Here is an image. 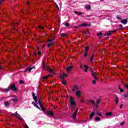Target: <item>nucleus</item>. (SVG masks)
I'll return each mask as SVG.
<instances>
[{"label": "nucleus", "instance_id": "1", "mask_svg": "<svg viewBox=\"0 0 128 128\" xmlns=\"http://www.w3.org/2000/svg\"><path fill=\"white\" fill-rule=\"evenodd\" d=\"M69 100H70V106H74L72 108V110H71L72 112V110H74V109L76 108V107H74V106H76V100H74V98L72 96H70Z\"/></svg>", "mask_w": 128, "mask_h": 128}, {"label": "nucleus", "instance_id": "2", "mask_svg": "<svg viewBox=\"0 0 128 128\" xmlns=\"http://www.w3.org/2000/svg\"><path fill=\"white\" fill-rule=\"evenodd\" d=\"M32 96H33L34 100L36 102V103H35L34 102H32L33 106H34L40 110V107H38V104H38V98L36 97V94L32 93Z\"/></svg>", "mask_w": 128, "mask_h": 128}, {"label": "nucleus", "instance_id": "3", "mask_svg": "<svg viewBox=\"0 0 128 128\" xmlns=\"http://www.w3.org/2000/svg\"><path fill=\"white\" fill-rule=\"evenodd\" d=\"M43 68L44 70H47L48 72H52V74H54V70L51 69L48 67V66H46L44 64V62H43Z\"/></svg>", "mask_w": 128, "mask_h": 128}, {"label": "nucleus", "instance_id": "4", "mask_svg": "<svg viewBox=\"0 0 128 128\" xmlns=\"http://www.w3.org/2000/svg\"><path fill=\"white\" fill-rule=\"evenodd\" d=\"M14 90V92H16L18 90V89L16 88V86L14 85H12L10 87H8V88L5 89V92H10V90Z\"/></svg>", "mask_w": 128, "mask_h": 128}, {"label": "nucleus", "instance_id": "5", "mask_svg": "<svg viewBox=\"0 0 128 128\" xmlns=\"http://www.w3.org/2000/svg\"><path fill=\"white\" fill-rule=\"evenodd\" d=\"M92 76L94 77V80L92 82V84H96V82L98 80V78H96V76H98V74L96 72L94 71H92Z\"/></svg>", "mask_w": 128, "mask_h": 128}, {"label": "nucleus", "instance_id": "6", "mask_svg": "<svg viewBox=\"0 0 128 128\" xmlns=\"http://www.w3.org/2000/svg\"><path fill=\"white\" fill-rule=\"evenodd\" d=\"M12 116H16L18 120H20V122H22V118H20V116L18 114V112H16L14 114H12Z\"/></svg>", "mask_w": 128, "mask_h": 128}, {"label": "nucleus", "instance_id": "7", "mask_svg": "<svg viewBox=\"0 0 128 128\" xmlns=\"http://www.w3.org/2000/svg\"><path fill=\"white\" fill-rule=\"evenodd\" d=\"M75 94L78 98H80L82 96V92L80 90H77L75 92Z\"/></svg>", "mask_w": 128, "mask_h": 128}, {"label": "nucleus", "instance_id": "8", "mask_svg": "<svg viewBox=\"0 0 128 128\" xmlns=\"http://www.w3.org/2000/svg\"><path fill=\"white\" fill-rule=\"evenodd\" d=\"M72 68H74V66H71L68 67L66 69V70L67 72L70 74V71L72 70Z\"/></svg>", "mask_w": 128, "mask_h": 128}, {"label": "nucleus", "instance_id": "9", "mask_svg": "<svg viewBox=\"0 0 128 128\" xmlns=\"http://www.w3.org/2000/svg\"><path fill=\"white\" fill-rule=\"evenodd\" d=\"M78 112V108H76L75 112L72 115V118H74V120H76V116Z\"/></svg>", "mask_w": 128, "mask_h": 128}, {"label": "nucleus", "instance_id": "10", "mask_svg": "<svg viewBox=\"0 0 128 128\" xmlns=\"http://www.w3.org/2000/svg\"><path fill=\"white\" fill-rule=\"evenodd\" d=\"M78 90V87L77 86L75 85V86H73L72 90L73 92H74V91Z\"/></svg>", "mask_w": 128, "mask_h": 128}, {"label": "nucleus", "instance_id": "11", "mask_svg": "<svg viewBox=\"0 0 128 128\" xmlns=\"http://www.w3.org/2000/svg\"><path fill=\"white\" fill-rule=\"evenodd\" d=\"M105 116H114V114H112V112H108L105 114Z\"/></svg>", "mask_w": 128, "mask_h": 128}, {"label": "nucleus", "instance_id": "12", "mask_svg": "<svg viewBox=\"0 0 128 128\" xmlns=\"http://www.w3.org/2000/svg\"><path fill=\"white\" fill-rule=\"evenodd\" d=\"M66 76H68V74H61L60 75V78H62V80H64V78H66Z\"/></svg>", "mask_w": 128, "mask_h": 128}, {"label": "nucleus", "instance_id": "13", "mask_svg": "<svg viewBox=\"0 0 128 128\" xmlns=\"http://www.w3.org/2000/svg\"><path fill=\"white\" fill-rule=\"evenodd\" d=\"M121 24H128V20L124 19L121 21Z\"/></svg>", "mask_w": 128, "mask_h": 128}, {"label": "nucleus", "instance_id": "14", "mask_svg": "<svg viewBox=\"0 0 128 128\" xmlns=\"http://www.w3.org/2000/svg\"><path fill=\"white\" fill-rule=\"evenodd\" d=\"M38 104H39L41 108L42 109V110L43 112L44 111V107L42 106V102H40V100H39Z\"/></svg>", "mask_w": 128, "mask_h": 128}, {"label": "nucleus", "instance_id": "15", "mask_svg": "<svg viewBox=\"0 0 128 128\" xmlns=\"http://www.w3.org/2000/svg\"><path fill=\"white\" fill-rule=\"evenodd\" d=\"M46 113L48 116H54V113L52 112V111H47Z\"/></svg>", "mask_w": 128, "mask_h": 128}, {"label": "nucleus", "instance_id": "16", "mask_svg": "<svg viewBox=\"0 0 128 128\" xmlns=\"http://www.w3.org/2000/svg\"><path fill=\"white\" fill-rule=\"evenodd\" d=\"M80 26H90V24H83L80 25Z\"/></svg>", "mask_w": 128, "mask_h": 128}, {"label": "nucleus", "instance_id": "17", "mask_svg": "<svg viewBox=\"0 0 128 128\" xmlns=\"http://www.w3.org/2000/svg\"><path fill=\"white\" fill-rule=\"evenodd\" d=\"M114 32H116V30L109 31V32H107V36H110V34H114Z\"/></svg>", "mask_w": 128, "mask_h": 128}, {"label": "nucleus", "instance_id": "18", "mask_svg": "<svg viewBox=\"0 0 128 128\" xmlns=\"http://www.w3.org/2000/svg\"><path fill=\"white\" fill-rule=\"evenodd\" d=\"M94 114H96V113H94V112H92L89 116L90 118H93L94 116Z\"/></svg>", "mask_w": 128, "mask_h": 128}, {"label": "nucleus", "instance_id": "19", "mask_svg": "<svg viewBox=\"0 0 128 128\" xmlns=\"http://www.w3.org/2000/svg\"><path fill=\"white\" fill-rule=\"evenodd\" d=\"M100 102V99H98L96 100V108H98V104H99Z\"/></svg>", "mask_w": 128, "mask_h": 128}, {"label": "nucleus", "instance_id": "20", "mask_svg": "<svg viewBox=\"0 0 128 128\" xmlns=\"http://www.w3.org/2000/svg\"><path fill=\"white\" fill-rule=\"evenodd\" d=\"M84 68H85L84 72H88V66H86V65H84Z\"/></svg>", "mask_w": 128, "mask_h": 128}, {"label": "nucleus", "instance_id": "21", "mask_svg": "<svg viewBox=\"0 0 128 128\" xmlns=\"http://www.w3.org/2000/svg\"><path fill=\"white\" fill-rule=\"evenodd\" d=\"M32 68H36V66H33V68H28L27 69V70H28L30 72V71L32 70Z\"/></svg>", "mask_w": 128, "mask_h": 128}, {"label": "nucleus", "instance_id": "22", "mask_svg": "<svg viewBox=\"0 0 128 128\" xmlns=\"http://www.w3.org/2000/svg\"><path fill=\"white\" fill-rule=\"evenodd\" d=\"M12 102H18V99L16 97H15L14 98H13L12 100Z\"/></svg>", "mask_w": 128, "mask_h": 128}, {"label": "nucleus", "instance_id": "23", "mask_svg": "<svg viewBox=\"0 0 128 128\" xmlns=\"http://www.w3.org/2000/svg\"><path fill=\"white\" fill-rule=\"evenodd\" d=\"M115 102L118 104V98L116 96L115 97Z\"/></svg>", "mask_w": 128, "mask_h": 128}, {"label": "nucleus", "instance_id": "24", "mask_svg": "<svg viewBox=\"0 0 128 128\" xmlns=\"http://www.w3.org/2000/svg\"><path fill=\"white\" fill-rule=\"evenodd\" d=\"M86 10H90V5H87L86 6Z\"/></svg>", "mask_w": 128, "mask_h": 128}, {"label": "nucleus", "instance_id": "25", "mask_svg": "<svg viewBox=\"0 0 128 128\" xmlns=\"http://www.w3.org/2000/svg\"><path fill=\"white\" fill-rule=\"evenodd\" d=\"M95 120L100 121V117H96L95 118Z\"/></svg>", "mask_w": 128, "mask_h": 128}, {"label": "nucleus", "instance_id": "26", "mask_svg": "<svg viewBox=\"0 0 128 128\" xmlns=\"http://www.w3.org/2000/svg\"><path fill=\"white\" fill-rule=\"evenodd\" d=\"M13 26H14V28H16V26H18V23H14Z\"/></svg>", "mask_w": 128, "mask_h": 128}, {"label": "nucleus", "instance_id": "27", "mask_svg": "<svg viewBox=\"0 0 128 128\" xmlns=\"http://www.w3.org/2000/svg\"><path fill=\"white\" fill-rule=\"evenodd\" d=\"M88 47H86V48H85V52H88Z\"/></svg>", "mask_w": 128, "mask_h": 128}, {"label": "nucleus", "instance_id": "28", "mask_svg": "<svg viewBox=\"0 0 128 128\" xmlns=\"http://www.w3.org/2000/svg\"><path fill=\"white\" fill-rule=\"evenodd\" d=\"M62 84H66V80H62Z\"/></svg>", "mask_w": 128, "mask_h": 128}, {"label": "nucleus", "instance_id": "29", "mask_svg": "<svg viewBox=\"0 0 128 128\" xmlns=\"http://www.w3.org/2000/svg\"><path fill=\"white\" fill-rule=\"evenodd\" d=\"M96 114L98 115L99 116H102V114L100 113H99L98 112H96Z\"/></svg>", "mask_w": 128, "mask_h": 128}, {"label": "nucleus", "instance_id": "30", "mask_svg": "<svg viewBox=\"0 0 128 128\" xmlns=\"http://www.w3.org/2000/svg\"><path fill=\"white\" fill-rule=\"evenodd\" d=\"M8 104H10L8 102H5L4 105H5L6 106H8Z\"/></svg>", "mask_w": 128, "mask_h": 128}, {"label": "nucleus", "instance_id": "31", "mask_svg": "<svg viewBox=\"0 0 128 128\" xmlns=\"http://www.w3.org/2000/svg\"><path fill=\"white\" fill-rule=\"evenodd\" d=\"M48 76H45L44 77H42L43 80H48Z\"/></svg>", "mask_w": 128, "mask_h": 128}, {"label": "nucleus", "instance_id": "32", "mask_svg": "<svg viewBox=\"0 0 128 128\" xmlns=\"http://www.w3.org/2000/svg\"><path fill=\"white\" fill-rule=\"evenodd\" d=\"M94 56V55H92V56L91 58H90V62H92V60H93Z\"/></svg>", "mask_w": 128, "mask_h": 128}, {"label": "nucleus", "instance_id": "33", "mask_svg": "<svg viewBox=\"0 0 128 128\" xmlns=\"http://www.w3.org/2000/svg\"><path fill=\"white\" fill-rule=\"evenodd\" d=\"M119 28H121V30H122V28H124V26H122V24H120Z\"/></svg>", "mask_w": 128, "mask_h": 128}, {"label": "nucleus", "instance_id": "34", "mask_svg": "<svg viewBox=\"0 0 128 128\" xmlns=\"http://www.w3.org/2000/svg\"><path fill=\"white\" fill-rule=\"evenodd\" d=\"M62 36H66V34L62 33L61 34Z\"/></svg>", "mask_w": 128, "mask_h": 128}, {"label": "nucleus", "instance_id": "35", "mask_svg": "<svg viewBox=\"0 0 128 128\" xmlns=\"http://www.w3.org/2000/svg\"><path fill=\"white\" fill-rule=\"evenodd\" d=\"M118 88H119V90H120V92H124V90H122V88H120V87H119Z\"/></svg>", "mask_w": 128, "mask_h": 128}, {"label": "nucleus", "instance_id": "36", "mask_svg": "<svg viewBox=\"0 0 128 128\" xmlns=\"http://www.w3.org/2000/svg\"><path fill=\"white\" fill-rule=\"evenodd\" d=\"M102 32H100V33H98V34H97V36H102Z\"/></svg>", "mask_w": 128, "mask_h": 128}, {"label": "nucleus", "instance_id": "37", "mask_svg": "<svg viewBox=\"0 0 128 128\" xmlns=\"http://www.w3.org/2000/svg\"><path fill=\"white\" fill-rule=\"evenodd\" d=\"M52 44H53L52 43H50V44H48V48H50V46H52Z\"/></svg>", "mask_w": 128, "mask_h": 128}, {"label": "nucleus", "instance_id": "38", "mask_svg": "<svg viewBox=\"0 0 128 128\" xmlns=\"http://www.w3.org/2000/svg\"><path fill=\"white\" fill-rule=\"evenodd\" d=\"M92 104H94V106H96V102L94 100H91Z\"/></svg>", "mask_w": 128, "mask_h": 128}, {"label": "nucleus", "instance_id": "39", "mask_svg": "<svg viewBox=\"0 0 128 128\" xmlns=\"http://www.w3.org/2000/svg\"><path fill=\"white\" fill-rule=\"evenodd\" d=\"M84 56H88V52H84Z\"/></svg>", "mask_w": 128, "mask_h": 128}, {"label": "nucleus", "instance_id": "40", "mask_svg": "<svg viewBox=\"0 0 128 128\" xmlns=\"http://www.w3.org/2000/svg\"><path fill=\"white\" fill-rule=\"evenodd\" d=\"M116 18H118V20H122V18L120 17V16H117Z\"/></svg>", "mask_w": 128, "mask_h": 128}, {"label": "nucleus", "instance_id": "41", "mask_svg": "<svg viewBox=\"0 0 128 128\" xmlns=\"http://www.w3.org/2000/svg\"><path fill=\"white\" fill-rule=\"evenodd\" d=\"M85 100H84V99H82L81 100H80V102H81L82 104L84 102Z\"/></svg>", "mask_w": 128, "mask_h": 128}, {"label": "nucleus", "instance_id": "42", "mask_svg": "<svg viewBox=\"0 0 128 128\" xmlns=\"http://www.w3.org/2000/svg\"><path fill=\"white\" fill-rule=\"evenodd\" d=\"M74 28H80V25H78V26H74Z\"/></svg>", "mask_w": 128, "mask_h": 128}, {"label": "nucleus", "instance_id": "43", "mask_svg": "<svg viewBox=\"0 0 128 128\" xmlns=\"http://www.w3.org/2000/svg\"><path fill=\"white\" fill-rule=\"evenodd\" d=\"M124 122H122L120 124V126H124Z\"/></svg>", "mask_w": 128, "mask_h": 128}, {"label": "nucleus", "instance_id": "44", "mask_svg": "<svg viewBox=\"0 0 128 128\" xmlns=\"http://www.w3.org/2000/svg\"><path fill=\"white\" fill-rule=\"evenodd\" d=\"M125 88H127V90H128V84H125L124 85Z\"/></svg>", "mask_w": 128, "mask_h": 128}, {"label": "nucleus", "instance_id": "45", "mask_svg": "<svg viewBox=\"0 0 128 128\" xmlns=\"http://www.w3.org/2000/svg\"><path fill=\"white\" fill-rule=\"evenodd\" d=\"M4 2V0H0V4H2Z\"/></svg>", "mask_w": 128, "mask_h": 128}, {"label": "nucleus", "instance_id": "46", "mask_svg": "<svg viewBox=\"0 0 128 128\" xmlns=\"http://www.w3.org/2000/svg\"><path fill=\"white\" fill-rule=\"evenodd\" d=\"M24 128H28V125H26V124H25Z\"/></svg>", "mask_w": 128, "mask_h": 128}, {"label": "nucleus", "instance_id": "47", "mask_svg": "<svg viewBox=\"0 0 128 128\" xmlns=\"http://www.w3.org/2000/svg\"><path fill=\"white\" fill-rule=\"evenodd\" d=\"M20 84H24V81H22V80H20Z\"/></svg>", "mask_w": 128, "mask_h": 128}, {"label": "nucleus", "instance_id": "48", "mask_svg": "<svg viewBox=\"0 0 128 128\" xmlns=\"http://www.w3.org/2000/svg\"><path fill=\"white\" fill-rule=\"evenodd\" d=\"M56 7L57 8L58 10H60V8H58V6L57 5V4H56Z\"/></svg>", "mask_w": 128, "mask_h": 128}, {"label": "nucleus", "instance_id": "49", "mask_svg": "<svg viewBox=\"0 0 128 128\" xmlns=\"http://www.w3.org/2000/svg\"><path fill=\"white\" fill-rule=\"evenodd\" d=\"M52 40H54V39H50L48 40V42H52Z\"/></svg>", "mask_w": 128, "mask_h": 128}, {"label": "nucleus", "instance_id": "50", "mask_svg": "<svg viewBox=\"0 0 128 128\" xmlns=\"http://www.w3.org/2000/svg\"><path fill=\"white\" fill-rule=\"evenodd\" d=\"M120 110H122V104L120 106Z\"/></svg>", "mask_w": 128, "mask_h": 128}, {"label": "nucleus", "instance_id": "51", "mask_svg": "<svg viewBox=\"0 0 128 128\" xmlns=\"http://www.w3.org/2000/svg\"><path fill=\"white\" fill-rule=\"evenodd\" d=\"M42 52H38V56H40Z\"/></svg>", "mask_w": 128, "mask_h": 128}, {"label": "nucleus", "instance_id": "52", "mask_svg": "<svg viewBox=\"0 0 128 128\" xmlns=\"http://www.w3.org/2000/svg\"><path fill=\"white\" fill-rule=\"evenodd\" d=\"M68 22H66V26H68Z\"/></svg>", "mask_w": 128, "mask_h": 128}, {"label": "nucleus", "instance_id": "53", "mask_svg": "<svg viewBox=\"0 0 128 128\" xmlns=\"http://www.w3.org/2000/svg\"><path fill=\"white\" fill-rule=\"evenodd\" d=\"M38 28H44V27L41 26H38Z\"/></svg>", "mask_w": 128, "mask_h": 128}, {"label": "nucleus", "instance_id": "54", "mask_svg": "<svg viewBox=\"0 0 128 128\" xmlns=\"http://www.w3.org/2000/svg\"><path fill=\"white\" fill-rule=\"evenodd\" d=\"M74 14H78V12L76 11V12H74Z\"/></svg>", "mask_w": 128, "mask_h": 128}, {"label": "nucleus", "instance_id": "55", "mask_svg": "<svg viewBox=\"0 0 128 128\" xmlns=\"http://www.w3.org/2000/svg\"><path fill=\"white\" fill-rule=\"evenodd\" d=\"M88 34L89 32H88V30H87L86 31V34H88Z\"/></svg>", "mask_w": 128, "mask_h": 128}, {"label": "nucleus", "instance_id": "56", "mask_svg": "<svg viewBox=\"0 0 128 128\" xmlns=\"http://www.w3.org/2000/svg\"><path fill=\"white\" fill-rule=\"evenodd\" d=\"M36 52H34V56H36Z\"/></svg>", "mask_w": 128, "mask_h": 128}, {"label": "nucleus", "instance_id": "57", "mask_svg": "<svg viewBox=\"0 0 128 128\" xmlns=\"http://www.w3.org/2000/svg\"><path fill=\"white\" fill-rule=\"evenodd\" d=\"M80 68H82V66H80Z\"/></svg>", "mask_w": 128, "mask_h": 128}, {"label": "nucleus", "instance_id": "58", "mask_svg": "<svg viewBox=\"0 0 128 128\" xmlns=\"http://www.w3.org/2000/svg\"><path fill=\"white\" fill-rule=\"evenodd\" d=\"M80 15L82 14V12L78 13Z\"/></svg>", "mask_w": 128, "mask_h": 128}, {"label": "nucleus", "instance_id": "59", "mask_svg": "<svg viewBox=\"0 0 128 128\" xmlns=\"http://www.w3.org/2000/svg\"><path fill=\"white\" fill-rule=\"evenodd\" d=\"M39 48L38 47H37V50H39Z\"/></svg>", "mask_w": 128, "mask_h": 128}, {"label": "nucleus", "instance_id": "60", "mask_svg": "<svg viewBox=\"0 0 128 128\" xmlns=\"http://www.w3.org/2000/svg\"><path fill=\"white\" fill-rule=\"evenodd\" d=\"M0 70H2V66H0Z\"/></svg>", "mask_w": 128, "mask_h": 128}, {"label": "nucleus", "instance_id": "61", "mask_svg": "<svg viewBox=\"0 0 128 128\" xmlns=\"http://www.w3.org/2000/svg\"><path fill=\"white\" fill-rule=\"evenodd\" d=\"M28 4H30V2H28Z\"/></svg>", "mask_w": 128, "mask_h": 128}, {"label": "nucleus", "instance_id": "62", "mask_svg": "<svg viewBox=\"0 0 128 128\" xmlns=\"http://www.w3.org/2000/svg\"><path fill=\"white\" fill-rule=\"evenodd\" d=\"M48 76H50V75H49Z\"/></svg>", "mask_w": 128, "mask_h": 128}, {"label": "nucleus", "instance_id": "63", "mask_svg": "<svg viewBox=\"0 0 128 128\" xmlns=\"http://www.w3.org/2000/svg\"><path fill=\"white\" fill-rule=\"evenodd\" d=\"M44 45L43 46V48H44Z\"/></svg>", "mask_w": 128, "mask_h": 128}, {"label": "nucleus", "instance_id": "64", "mask_svg": "<svg viewBox=\"0 0 128 128\" xmlns=\"http://www.w3.org/2000/svg\"><path fill=\"white\" fill-rule=\"evenodd\" d=\"M99 38H100V37Z\"/></svg>", "mask_w": 128, "mask_h": 128}]
</instances>
